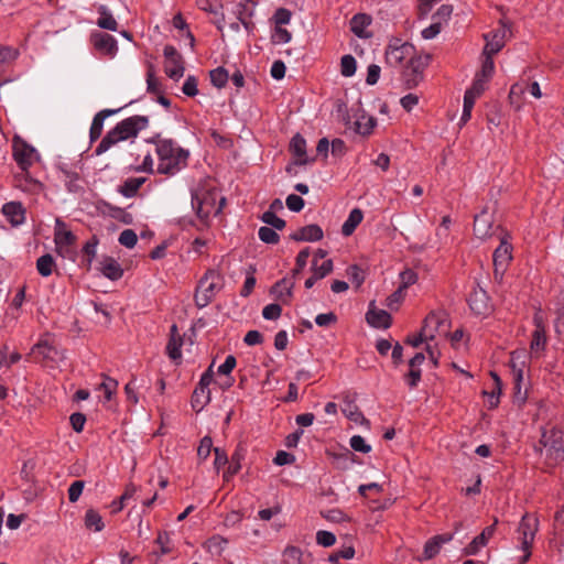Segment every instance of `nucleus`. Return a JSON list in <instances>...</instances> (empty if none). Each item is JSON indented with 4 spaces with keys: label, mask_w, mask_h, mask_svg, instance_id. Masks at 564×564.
<instances>
[{
    "label": "nucleus",
    "mask_w": 564,
    "mask_h": 564,
    "mask_svg": "<svg viewBox=\"0 0 564 564\" xmlns=\"http://www.w3.org/2000/svg\"><path fill=\"white\" fill-rule=\"evenodd\" d=\"M55 267V261L52 254L45 253L36 260V270L40 275L46 278L50 276Z\"/></svg>",
    "instance_id": "e433bc0d"
},
{
    "label": "nucleus",
    "mask_w": 564,
    "mask_h": 564,
    "mask_svg": "<svg viewBox=\"0 0 564 564\" xmlns=\"http://www.w3.org/2000/svg\"><path fill=\"white\" fill-rule=\"evenodd\" d=\"M511 36L510 24L501 19L499 26L489 33L484 34L486 41L482 53L497 54L506 44L508 37Z\"/></svg>",
    "instance_id": "423d86ee"
},
{
    "label": "nucleus",
    "mask_w": 564,
    "mask_h": 564,
    "mask_svg": "<svg viewBox=\"0 0 564 564\" xmlns=\"http://www.w3.org/2000/svg\"><path fill=\"white\" fill-rule=\"evenodd\" d=\"M210 83L217 88H224L228 82L229 75L224 67H217L209 73Z\"/></svg>",
    "instance_id": "79ce46f5"
},
{
    "label": "nucleus",
    "mask_w": 564,
    "mask_h": 564,
    "mask_svg": "<svg viewBox=\"0 0 564 564\" xmlns=\"http://www.w3.org/2000/svg\"><path fill=\"white\" fill-rule=\"evenodd\" d=\"M223 288V275L215 269H208L198 282L194 301L198 308L206 307Z\"/></svg>",
    "instance_id": "7ed1b4c3"
},
{
    "label": "nucleus",
    "mask_w": 564,
    "mask_h": 564,
    "mask_svg": "<svg viewBox=\"0 0 564 564\" xmlns=\"http://www.w3.org/2000/svg\"><path fill=\"white\" fill-rule=\"evenodd\" d=\"M210 402V390H199L198 387H196L193 391L192 398H191V405L192 409L199 413L208 403Z\"/></svg>",
    "instance_id": "72a5a7b5"
},
{
    "label": "nucleus",
    "mask_w": 564,
    "mask_h": 564,
    "mask_svg": "<svg viewBox=\"0 0 564 564\" xmlns=\"http://www.w3.org/2000/svg\"><path fill=\"white\" fill-rule=\"evenodd\" d=\"M99 18L97 20V25L100 29L109 30V31H117L118 29V22L112 17V14L109 12L106 6H100L98 8Z\"/></svg>",
    "instance_id": "f704fd0d"
},
{
    "label": "nucleus",
    "mask_w": 564,
    "mask_h": 564,
    "mask_svg": "<svg viewBox=\"0 0 564 564\" xmlns=\"http://www.w3.org/2000/svg\"><path fill=\"white\" fill-rule=\"evenodd\" d=\"M213 448V440L210 436H204L200 440L199 446L197 448V456L199 459L205 460L210 455Z\"/></svg>",
    "instance_id": "5fc2aeb1"
},
{
    "label": "nucleus",
    "mask_w": 564,
    "mask_h": 564,
    "mask_svg": "<svg viewBox=\"0 0 564 564\" xmlns=\"http://www.w3.org/2000/svg\"><path fill=\"white\" fill-rule=\"evenodd\" d=\"M357 69V63L352 55H344L340 59V73L345 77H351Z\"/></svg>",
    "instance_id": "37998d69"
},
{
    "label": "nucleus",
    "mask_w": 564,
    "mask_h": 564,
    "mask_svg": "<svg viewBox=\"0 0 564 564\" xmlns=\"http://www.w3.org/2000/svg\"><path fill=\"white\" fill-rule=\"evenodd\" d=\"M259 238L261 241L265 243H278L280 240L279 235L276 234L274 228L269 226H262L258 231Z\"/></svg>",
    "instance_id": "de8ad7c7"
},
{
    "label": "nucleus",
    "mask_w": 564,
    "mask_h": 564,
    "mask_svg": "<svg viewBox=\"0 0 564 564\" xmlns=\"http://www.w3.org/2000/svg\"><path fill=\"white\" fill-rule=\"evenodd\" d=\"M487 79L481 78L479 75H476V78L469 89L465 91L466 95L471 96L474 99H477L485 90V84Z\"/></svg>",
    "instance_id": "6e6d98bb"
},
{
    "label": "nucleus",
    "mask_w": 564,
    "mask_h": 564,
    "mask_svg": "<svg viewBox=\"0 0 564 564\" xmlns=\"http://www.w3.org/2000/svg\"><path fill=\"white\" fill-rule=\"evenodd\" d=\"M347 275L356 288H359L366 279L365 271L357 264H351L347 268Z\"/></svg>",
    "instance_id": "49530a36"
},
{
    "label": "nucleus",
    "mask_w": 564,
    "mask_h": 564,
    "mask_svg": "<svg viewBox=\"0 0 564 564\" xmlns=\"http://www.w3.org/2000/svg\"><path fill=\"white\" fill-rule=\"evenodd\" d=\"M109 207V214L112 218L117 219L118 221L131 225L133 223V217L130 213H127L123 208L115 207V206H108Z\"/></svg>",
    "instance_id": "8fccbe9b"
},
{
    "label": "nucleus",
    "mask_w": 564,
    "mask_h": 564,
    "mask_svg": "<svg viewBox=\"0 0 564 564\" xmlns=\"http://www.w3.org/2000/svg\"><path fill=\"white\" fill-rule=\"evenodd\" d=\"M145 181V177H129L119 186L118 192L124 197H133Z\"/></svg>",
    "instance_id": "473e14b6"
},
{
    "label": "nucleus",
    "mask_w": 564,
    "mask_h": 564,
    "mask_svg": "<svg viewBox=\"0 0 564 564\" xmlns=\"http://www.w3.org/2000/svg\"><path fill=\"white\" fill-rule=\"evenodd\" d=\"M453 539L452 533L438 534L426 541L423 550V556L425 560L435 557L444 543L449 542Z\"/></svg>",
    "instance_id": "b1692460"
},
{
    "label": "nucleus",
    "mask_w": 564,
    "mask_h": 564,
    "mask_svg": "<svg viewBox=\"0 0 564 564\" xmlns=\"http://www.w3.org/2000/svg\"><path fill=\"white\" fill-rule=\"evenodd\" d=\"M240 460H241L240 454L237 452L234 453L231 456V462H230L227 470L223 474V478L225 481H229L232 476H235L236 474L239 473V470L241 469Z\"/></svg>",
    "instance_id": "a18cd8bd"
},
{
    "label": "nucleus",
    "mask_w": 564,
    "mask_h": 564,
    "mask_svg": "<svg viewBox=\"0 0 564 564\" xmlns=\"http://www.w3.org/2000/svg\"><path fill=\"white\" fill-rule=\"evenodd\" d=\"M371 17L366 13H357L350 20V31L358 37L364 39L369 35L366 34L365 29L371 24Z\"/></svg>",
    "instance_id": "c756f323"
},
{
    "label": "nucleus",
    "mask_w": 564,
    "mask_h": 564,
    "mask_svg": "<svg viewBox=\"0 0 564 564\" xmlns=\"http://www.w3.org/2000/svg\"><path fill=\"white\" fill-rule=\"evenodd\" d=\"M77 237L67 229V225L61 218L55 219L54 227V243L55 245H70L76 243Z\"/></svg>",
    "instance_id": "a878e982"
},
{
    "label": "nucleus",
    "mask_w": 564,
    "mask_h": 564,
    "mask_svg": "<svg viewBox=\"0 0 564 564\" xmlns=\"http://www.w3.org/2000/svg\"><path fill=\"white\" fill-rule=\"evenodd\" d=\"M148 126L149 117L147 116L135 115L121 120L101 139L95 149L96 155H101L119 142L137 138L139 132Z\"/></svg>",
    "instance_id": "f03ea898"
},
{
    "label": "nucleus",
    "mask_w": 564,
    "mask_h": 564,
    "mask_svg": "<svg viewBox=\"0 0 564 564\" xmlns=\"http://www.w3.org/2000/svg\"><path fill=\"white\" fill-rule=\"evenodd\" d=\"M364 219V213L359 208H354L349 215L348 218L345 220V223L341 226V234L345 237H349L354 234L356 228L359 226V224Z\"/></svg>",
    "instance_id": "2f4dec72"
},
{
    "label": "nucleus",
    "mask_w": 564,
    "mask_h": 564,
    "mask_svg": "<svg viewBox=\"0 0 564 564\" xmlns=\"http://www.w3.org/2000/svg\"><path fill=\"white\" fill-rule=\"evenodd\" d=\"M496 523L486 527L480 534L475 536L473 541L464 549L465 555H476L484 546L487 545L488 541L494 536L496 531Z\"/></svg>",
    "instance_id": "f3484780"
},
{
    "label": "nucleus",
    "mask_w": 564,
    "mask_h": 564,
    "mask_svg": "<svg viewBox=\"0 0 564 564\" xmlns=\"http://www.w3.org/2000/svg\"><path fill=\"white\" fill-rule=\"evenodd\" d=\"M85 525L89 530L99 532L104 529L105 523L101 516L94 509H88L85 513Z\"/></svg>",
    "instance_id": "58836bf2"
},
{
    "label": "nucleus",
    "mask_w": 564,
    "mask_h": 564,
    "mask_svg": "<svg viewBox=\"0 0 564 564\" xmlns=\"http://www.w3.org/2000/svg\"><path fill=\"white\" fill-rule=\"evenodd\" d=\"M422 371L420 368H410L409 372L405 373L404 380L410 389L417 387L421 381Z\"/></svg>",
    "instance_id": "774afa93"
},
{
    "label": "nucleus",
    "mask_w": 564,
    "mask_h": 564,
    "mask_svg": "<svg viewBox=\"0 0 564 564\" xmlns=\"http://www.w3.org/2000/svg\"><path fill=\"white\" fill-rule=\"evenodd\" d=\"M377 124V120L372 116L362 113L355 121V130L361 135H369Z\"/></svg>",
    "instance_id": "c9c22d12"
},
{
    "label": "nucleus",
    "mask_w": 564,
    "mask_h": 564,
    "mask_svg": "<svg viewBox=\"0 0 564 564\" xmlns=\"http://www.w3.org/2000/svg\"><path fill=\"white\" fill-rule=\"evenodd\" d=\"M90 43L96 51L109 57H113L118 52L117 40L108 33L93 32Z\"/></svg>",
    "instance_id": "9b49d317"
},
{
    "label": "nucleus",
    "mask_w": 564,
    "mask_h": 564,
    "mask_svg": "<svg viewBox=\"0 0 564 564\" xmlns=\"http://www.w3.org/2000/svg\"><path fill=\"white\" fill-rule=\"evenodd\" d=\"M445 323H446V316L444 313L431 312L425 317L422 328L425 332H433V338H434L436 333L440 332V329L445 325Z\"/></svg>",
    "instance_id": "7c9ffc66"
},
{
    "label": "nucleus",
    "mask_w": 564,
    "mask_h": 564,
    "mask_svg": "<svg viewBox=\"0 0 564 564\" xmlns=\"http://www.w3.org/2000/svg\"><path fill=\"white\" fill-rule=\"evenodd\" d=\"M281 314H282V307L280 304H276V303L268 304L262 310L263 318L269 319V321L278 319L281 316Z\"/></svg>",
    "instance_id": "13d9d810"
},
{
    "label": "nucleus",
    "mask_w": 564,
    "mask_h": 564,
    "mask_svg": "<svg viewBox=\"0 0 564 564\" xmlns=\"http://www.w3.org/2000/svg\"><path fill=\"white\" fill-rule=\"evenodd\" d=\"M262 221L269 225L271 228H274L276 230H282L286 223L284 219L278 217L273 212L267 210L262 214L261 217Z\"/></svg>",
    "instance_id": "c03bdc74"
},
{
    "label": "nucleus",
    "mask_w": 564,
    "mask_h": 564,
    "mask_svg": "<svg viewBox=\"0 0 564 564\" xmlns=\"http://www.w3.org/2000/svg\"><path fill=\"white\" fill-rule=\"evenodd\" d=\"M12 150L13 159L22 171L29 170L37 159L36 150L19 135L12 140Z\"/></svg>",
    "instance_id": "0eeeda50"
},
{
    "label": "nucleus",
    "mask_w": 564,
    "mask_h": 564,
    "mask_svg": "<svg viewBox=\"0 0 564 564\" xmlns=\"http://www.w3.org/2000/svg\"><path fill=\"white\" fill-rule=\"evenodd\" d=\"M256 3L252 0H240L235 10L237 19L252 18L254 13Z\"/></svg>",
    "instance_id": "ea45409f"
},
{
    "label": "nucleus",
    "mask_w": 564,
    "mask_h": 564,
    "mask_svg": "<svg viewBox=\"0 0 564 564\" xmlns=\"http://www.w3.org/2000/svg\"><path fill=\"white\" fill-rule=\"evenodd\" d=\"M525 87L522 84H513L509 93V100L514 108L519 110L521 108V96L524 94Z\"/></svg>",
    "instance_id": "3c124183"
},
{
    "label": "nucleus",
    "mask_w": 564,
    "mask_h": 564,
    "mask_svg": "<svg viewBox=\"0 0 564 564\" xmlns=\"http://www.w3.org/2000/svg\"><path fill=\"white\" fill-rule=\"evenodd\" d=\"M294 279L283 278L276 281L270 289V293L282 304H290L293 296Z\"/></svg>",
    "instance_id": "dca6fc26"
},
{
    "label": "nucleus",
    "mask_w": 564,
    "mask_h": 564,
    "mask_svg": "<svg viewBox=\"0 0 564 564\" xmlns=\"http://www.w3.org/2000/svg\"><path fill=\"white\" fill-rule=\"evenodd\" d=\"M308 257H310V248H304L303 250H301L297 253L296 259H295V267L292 270L293 279H295L301 273V271L305 268Z\"/></svg>",
    "instance_id": "09e8293b"
},
{
    "label": "nucleus",
    "mask_w": 564,
    "mask_h": 564,
    "mask_svg": "<svg viewBox=\"0 0 564 564\" xmlns=\"http://www.w3.org/2000/svg\"><path fill=\"white\" fill-rule=\"evenodd\" d=\"M400 280H401V284L399 288L404 291L409 286H411L412 284H414L416 282L417 274L415 271H413L411 269H406L400 273Z\"/></svg>",
    "instance_id": "bf43d9fd"
},
{
    "label": "nucleus",
    "mask_w": 564,
    "mask_h": 564,
    "mask_svg": "<svg viewBox=\"0 0 564 564\" xmlns=\"http://www.w3.org/2000/svg\"><path fill=\"white\" fill-rule=\"evenodd\" d=\"M539 444L542 447L536 449L545 454L550 464L564 460V430L553 427L550 431H543Z\"/></svg>",
    "instance_id": "20e7f679"
},
{
    "label": "nucleus",
    "mask_w": 564,
    "mask_h": 564,
    "mask_svg": "<svg viewBox=\"0 0 564 564\" xmlns=\"http://www.w3.org/2000/svg\"><path fill=\"white\" fill-rule=\"evenodd\" d=\"M303 553L301 549L296 546H288L284 551V557L286 564H302Z\"/></svg>",
    "instance_id": "864d4df0"
},
{
    "label": "nucleus",
    "mask_w": 564,
    "mask_h": 564,
    "mask_svg": "<svg viewBox=\"0 0 564 564\" xmlns=\"http://www.w3.org/2000/svg\"><path fill=\"white\" fill-rule=\"evenodd\" d=\"M290 152L294 156H296L295 164H297V165H305V164L314 161V159L310 160L306 156V141L300 133H296L291 139Z\"/></svg>",
    "instance_id": "5701e85b"
},
{
    "label": "nucleus",
    "mask_w": 564,
    "mask_h": 564,
    "mask_svg": "<svg viewBox=\"0 0 564 564\" xmlns=\"http://www.w3.org/2000/svg\"><path fill=\"white\" fill-rule=\"evenodd\" d=\"M495 275H502L508 264L512 260V246L502 238L500 245L496 248L494 256Z\"/></svg>",
    "instance_id": "f8f14e48"
},
{
    "label": "nucleus",
    "mask_w": 564,
    "mask_h": 564,
    "mask_svg": "<svg viewBox=\"0 0 564 564\" xmlns=\"http://www.w3.org/2000/svg\"><path fill=\"white\" fill-rule=\"evenodd\" d=\"M122 108L123 107L118 109H102L95 115L89 130L90 142H94L101 137L105 120L108 117L118 113Z\"/></svg>",
    "instance_id": "4be33fe9"
},
{
    "label": "nucleus",
    "mask_w": 564,
    "mask_h": 564,
    "mask_svg": "<svg viewBox=\"0 0 564 564\" xmlns=\"http://www.w3.org/2000/svg\"><path fill=\"white\" fill-rule=\"evenodd\" d=\"M100 265L101 273L112 281H117L123 275V270L121 265L118 263L117 260H115L111 257L105 258L100 262Z\"/></svg>",
    "instance_id": "c85d7f7f"
},
{
    "label": "nucleus",
    "mask_w": 564,
    "mask_h": 564,
    "mask_svg": "<svg viewBox=\"0 0 564 564\" xmlns=\"http://www.w3.org/2000/svg\"><path fill=\"white\" fill-rule=\"evenodd\" d=\"M539 521L535 517L525 513L518 527V532L520 533L521 541V550H527L528 547H532L535 533L538 531Z\"/></svg>",
    "instance_id": "9d476101"
},
{
    "label": "nucleus",
    "mask_w": 564,
    "mask_h": 564,
    "mask_svg": "<svg viewBox=\"0 0 564 564\" xmlns=\"http://www.w3.org/2000/svg\"><path fill=\"white\" fill-rule=\"evenodd\" d=\"M150 142L155 144L159 174L174 175L186 167L189 156L187 150L178 147L173 140L161 139L159 135L152 138Z\"/></svg>",
    "instance_id": "f257e3e1"
},
{
    "label": "nucleus",
    "mask_w": 564,
    "mask_h": 564,
    "mask_svg": "<svg viewBox=\"0 0 564 564\" xmlns=\"http://www.w3.org/2000/svg\"><path fill=\"white\" fill-rule=\"evenodd\" d=\"M367 323L375 328L387 329L392 324V317L390 313L384 310L369 308L366 314Z\"/></svg>",
    "instance_id": "393cba45"
},
{
    "label": "nucleus",
    "mask_w": 564,
    "mask_h": 564,
    "mask_svg": "<svg viewBox=\"0 0 564 564\" xmlns=\"http://www.w3.org/2000/svg\"><path fill=\"white\" fill-rule=\"evenodd\" d=\"M119 243L126 248H133L137 245L138 237L132 229H124L119 236Z\"/></svg>",
    "instance_id": "4d7b16f0"
},
{
    "label": "nucleus",
    "mask_w": 564,
    "mask_h": 564,
    "mask_svg": "<svg viewBox=\"0 0 564 564\" xmlns=\"http://www.w3.org/2000/svg\"><path fill=\"white\" fill-rule=\"evenodd\" d=\"M197 6L200 10L213 15L212 22L219 31H223L225 24V14L220 0H198Z\"/></svg>",
    "instance_id": "2eb2a0df"
},
{
    "label": "nucleus",
    "mask_w": 564,
    "mask_h": 564,
    "mask_svg": "<svg viewBox=\"0 0 564 564\" xmlns=\"http://www.w3.org/2000/svg\"><path fill=\"white\" fill-rule=\"evenodd\" d=\"M482 54L485 55V59L481 65L480 74H478V75L481 78H485L488 80L492 76L494 70H495V63L492 59V56L495 54H489V53H482Z\"/></svg>",
    "instance_id": "603ef678"
},
{
    "label": "nucleus",
    "mask_w": 564,
    "mask_h": 564,
    "mask_svg": "<svg viewBox=\"0 0 564 564\" xmlns=\"http://www.w3.org/2000/svg\"><path fill=\"white\" fill-rule=\"evenodd\" d=\"M163 54L165 57V74L174 80L182 78L185 70L182 55L173 45H165Z\"/></svg>",
    "instance_id": "1a4fd4ad"
},
{
    "label": "nucleus",
    "mask_w": 564,
    "mask_h": 564,
    "mask_svg": "<svg viewBox=\"0 0 564 564\" xmlns=\"http://www.w3.org/2000/svg\"><path fill=\"white\" fill-rule=\"evenodd\" d=\"M492 215L484 209L474 218V234L479 239H485L491 236L492 230Z\"/></svg>",
    "instance_id": "6ab92c4d"
},
{
    "label": "nucleus",
    "mask_w": 564,
    "mask_h": 564,
    "mask_svg": "<svg viewBox=\"0 0 564 564\" xmlns=\"http://www.w3.org/2000/svg\"><path fill=\"white\" fill-rule=\"evenodd\" d=\"M350 447L355 452H360V453H365V454H367L371 451V446L369 444H367L365 438L360 435H354L350 438Z\"/></svg>",
    "instance_id": "0e129e2a"
},
{
    "label": "nucleus",
    "mask_w": 564,
    "mask_h": 564,
    "mask_svg": "<svg viewBox=\"0 0 564 564\" xmlns=\"http://www.w3.org/2000/svg\"><path fill=\"white\" fill-rule=\"evenodd\" d=\"M467 301L470 310L477 315H486L490 308L489 296L481 288H474Z\"/></svg>",
    "instance_id": "4468645a"
},
{
    "label": "nucleus",
    "mask_w": 564,
    "mask_h": 564,
    "mask_svg": "<svg viewBox=\"0 0 564 564\" xmlns=\"http://www.w3.org/2000/svg\"><path fill=\"white\" fill-rule=\"evenodd\" d=\"M14 186L23 192L37 194L43 189V185L37 180L33 178L29 170L22 171L14 176Z\"/></svg>",
    "instance_id": "412c9836"
},
{
    "label": "nucleus",
    "mask_w": 564,
    "mask_h": 564,
    "mask_svg": "<svg viewBox=\"0 0 564 564\" xmlns=\"http://www.w3.org/2000/svg\"><path fill=\"white\" fill-rule=\"evenodd\" d=\"M316 542L322 546L328 547L335 544L336 536L329 531L319 530L316 533Z\"/></svg>",
    "instance_id": "680f3d73"
},
{
    "label": "nucleus",
    "mask_w": 564,
    "mask_h": 564,
    "mask_svg": "<svg viewBox=\"0 0 564 564\" xmlns=\"http://www.w3.org/2000/svg\"><path fill=\"white\" fill-rule=\"evenodd\" d=\"M184 344V338L180 334L178 327L176 324H173L170 327V338L166 345V354L173 361H180L182 359V346Z\"/></svg>",
    "instance_id": "a211bd4d"
},
{
    "label": "nucleus",
    "mask_w": 564,
    "mask_h": 564,
    "mask_svg": "<svg viewBox=\"0 0 564 564\" xmlns=\"http://www.w3.org/2000/svg\"><path fill=\"white\" fill-rule=\"evenodd\" d=\"M341 411L348 420H350L357 424L365 425L368 429L370 427V421L365 417V415L359 410V406L355 403L354 400L346 398L344 400V405H343Z\"/></svg>",
    "instance_id": "bb28decb"
},
{
    "label": "nucleus",
    "mask_w": 564,
    "mask_h": 564,
    "mask_svg": "<svg viewBox=\"0 0 564 564\" xmlns=\"http://www.w3.org/2000/svg\"><path fill=\"white\" fill-rule=\"evenodd\" d=\"M533 324L535 328L532 333L530 349L532 352L543 351L546 346V332L544 321L540 312L534 314Z\"/></svg>",
    "instance_id": "ddd939ff"
},
{
    "label": "nucleus",
    "mask_w": 564,
    "mask_h": 564,
    "mask_svg": "<svg viewBox=\"0 0 564 564\" xmlns=\"http://www.w3.org/2000/svg\"><path fill=\"white\" fill-rule=\"evenodd\" d=\"M323 229L317 224H311L301 227L296 231L290 235V239L294 241H319L323 239Z\"/></svg>",
    "instance_id": "aec40b11"
},
{
    "label": "nucleus",
    "mask_w": 564,
    "mask_h": 564,
    "mask_svg": "<svg viewBox=\"0 0 564 564\" xmlns=\"http://www.w3.org/2000/svg\"><path fill=\"white\" fill-rule=\"evenodd\" d=\"M2 213L12 226H19L24 223L25 209L21 203L10 202L4 204Z\"/></svg>",
    "instance_id": "cd10ccee"
},
{
    "label": "nucleus",
    "mask_w": 564,
    "mask_h": 564,
    "mask_svg": "<svg viewBox=\"0 0 564 564\" xmlns=\"http://www.w3.org/2000/svg\"><path fill=\"white\" fill-rule=\"evenodd\" d=\"M415 47L409 42H402L401 39L393 37L386 48V62L391 67H400L413 58H417Z\"/></svg>",
    "instance_id": "39448f33"
},
{
    "label": "nucleus",
    "mask_w": 564,
    "mask_h": 564,
    "mask_svg": "<svg viewBox=\"0 0 564 564\" xmlns=\"http://www.w3.org/2000/svg\"><path fill=\"white\" fill-rule=\"evenodd\" d=\"M333 271V260L326 259L318 264L316 259L312 261V273L319 280L328 275Z\"/></svg>",
    "instance_id": "a19ab883"
},
{
    "label": "nucleus",
    "mask_w": 564,
    "mask_h": 564,
    "mask_svg": "<svg viewBox=\"0 0 564 564\" xmlns=\"http://www.w3.org/2000/svg\"><path fill=\"white\" fill-rule=\"evenodd\" d=\"M354 555H355V549L351 545L343 546L340 550L333 552L329 555L328 561L335 563L340 558H345V560L352 558Z\"/></svg>",
    "instance_id": "052dcab7"
},
{
    "label": "nucleus",
    "mask_w": 564,
    "mask_h": 564,
    "mask_svg": "<svg viewBox=\"0 0 564 564\" xmlns=\"http://www.w3.org/2000/svg\"><path fill=\"white\" fill-rule=\"evenodd\" d=\"M182 91L188 97H194L198 94L197 79L195 76H187L183 84Z\"/></svg>",
    "instance_id": "69168bd1"
},
{
    "label": "nucleus",
    "mask_w": 564,
    "mask_h": 564,
    "mask_svg": "<svg viewBox=\"0 0 564 564\" xmlns=\"http://www.w3.org/2000/svg\"><path fill=\"white\" fill-rule=\"evenodd\" d=\"M527 358H528V354L524 349L514 350L511 352L509 364H510L513 375L519 373V371H521V373H523Z\"/></svg>",
    "instance_id": "4c0bfd02"
},
{
    "label": "nucleus",
    "mask_w": 564,
    "mask_h": 564,
    "mask_svg": "<svg viewBox=\"0 0 564 564\" xmlns=\"http://www.w3.org/2000/svg\"><path fill=\"white\" fill-rule=\"evenodd\" d=\"M84 487H85V481L84 480H75L74 482L70 484L69 488H68V499L70 502H76L83 490H84Z\"/></svg>",
    "instance_id": "338daca9"
},
{
    "label": "nucleus",
    "mask_w": 564,
    "mask_h": 564,
    "mask_svg": "<svg viewBox=\"0 0 564 564\" xmlns=\"http://www.w3.org/2000/svg\"><path fill=\"white\" fill-rule=\"evenodd\" d=\"M429 56L413 58L402 72V82L406 89H413L423 80V73L429 64Z\"/></svg>",
    "instance_id": "6e6552de"
},
{
    "label": "nucleus",
    "mask_w": 564,
    "mask_h": 564,
    "mask_svg": "<svg viewBox=\"0 0 564 564\" xmlns=\"http://www.w3.org/2000/svg\"><path fill=\"white\" fill-rule=\"evenodd\" d=\"M285 204L291 212L299 213L303 209L305 202L301 196L290 194L285 199Z\"/></svg>",
    "instance_id": "e2e57ef3"
}]
</instances>
